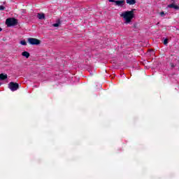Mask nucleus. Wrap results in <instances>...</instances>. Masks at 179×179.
Instances as JSON below:
<instances>
[{"mask_svg":"<svg viewBox=\"0 0 179 179\" xmlns=\"http://www.w3.org/2000/svg\"><path fill=\"white\" fill-rule=\"evenodd\" d=\"M134 10L135 9H132L131 10L124 11L120 14V17L124 19L126 24L131 23V22H132V19L135 17V14L134 13Z\"/></svg>","mask_w":179,"mask_h":179,"instance_id":"nucleus-1","label":"nucleus"},{"mask_svg":"<svg viewBox=\"0 0 179 179\" xmlns=\"http://www.w3.org/2000/svg\"><path fill=\"white\" fill-rule=\"evenodd\" d=\"M6 24L7 27H12L13 26H16L17 24V20L14 17L7 18L6 20Z\"/></svg>","mask_w":179,"mask_h":179,"instance_id":"nucleus-2","label":"nucleus"},{"mask_svg":"<svg viewBox=\"0 0 179 179\" xmlns=\"http://www.w3.org/2000/svg\"><path fill=\"white\" fill-rule=\"evenodd\" d=\"M8 88L11 90V92H16L17 89H19V84L14 82H10L8 84Z\"/></svg>","mask_w":179,"mask_h":179,"instance_id":"nucleus-3","label":"nucleus"},{"mask_svg":"<svg viewBox=\"0 0 179 179\" xmlns=\"http://www.w3.org/2000/svg\"><path fill=\"white\" fill-rule=\"evenodd\" d=\"M28 42L31 45H38V44H40V43H41L40 40H38L37 38H28Z\"/></svg>","mask_w":179,"mask_h":179,"instance_id":"nucleus-4","label":"nucleus"},{"mask_svg":"<svg viewBox=\"0 0 179 179\" xmlns=\"http://www.w3.org/2000/svg\"><path fill=\"white\" fill-rule=\"evenodd\" d=\"M116 6H124L125 4L124 0H117L115 1Z\"/></svg>","mask_w":179,"mask_h":179,"instance_id":"nucleus-5","label":"nucleus"},{"mask_svg":"<svg viewBox=\"0 0 179 179\" xmlns=\"http://www.w3.org/2000/svg\"><path fill=\"white\" fill-rule=\"evenodd\" d=\"M167 8L176 9V10H178V9H179V6L176 5L174 3H172L169 5H168Z\"/></svg>","mask_w":179,"mask_h":179,"instance_id":"nucleus-6","label":"nucleus"},{"mask_svg":"<svg viewBox=\"0 0 179 179\" xmlns=\"http://www.w3.org/2000/svg\"><path fill=\"white\" fill-rule=\"evenodd\" d=\"M37 17L40 20H43V19H45V15H44V13H38Z\"/></svg>","mask_w":179,"mask_h":179,"instance_id":"nucleus-7","label":"nucleus"},{"mask_svg":"<svg viewBox=\"0 0 179 179\" xmlns=\"http://www.w3.org/2000/svg\"><path fill=\"white\" fill-rule=\"evenodd\" d=\"M5 79H8V75L4 73L0 74V80H5Z\"/></svg>","mask_w":179,"mask_h":179,"instance_id":"nucleus-8","label":"nucleus"},{"mask_svg":"<svg viewBox=\"0 0 179 179\" xmlns=\"http://www.w3.org/2000/svg\"><path fill=\"white\" fill-rule=\"evenodd\" d=\"M126 2L129 5H135V3H136V0H126Z\"/></svg>","mask_w":179,"mask_h":179,"instance_id":"nucleus-9","label":"nucleus"},{"mask_svg":"<svg viewBox=\"0 0 179 179\" xmlns=\"http://www.w3.org/2000/svg\"><path fill=\"white\" fill-rule=\"evenodd\" d=\"M22 56L25 57V58H29V57H30V53H29V52L24 51L22 52Z\"/></svg>","mask_w":179,"mask_h":179,"instance_id":"nucleus-10","label":"nucleus"},{"mask_svg":"<svg viewBox=\"0 0 179 179\" xmlns=\"http://www.w3.org/2000/svg\"><path fill=\"white\" fill-rule=\"evenodd\" d=\"M59 24H61V23L59 22H57L52 24L53 27H59Z\"/></svg>","mask_w":179,"mask_h":179,"instance_id":"nucleus-11","label":"nucleus"},{"mask_svg":"<svg viewBox=\"0 0 179 179\" xmlns=\"http://www.w3.org/2000/svg\"><path fill=\"white\" fill-rule=\"evenodd\" d=\"M20 44L22 45H26L27 43H26V41L23 40L20 41Z\"/></svg>","mask_w":179,"mask_h":179,"instance_id":"nucleus-12","label":"nucleus"},{"mask_svg":"<svg viewBox=\"0 0 179 179\" xmlns=\"http://www.w3.org/2000/svg\"><path fill=\"white\" fill-rule=\"evenodd\" d=\"M164 45H167V44H169V39H167V38L164 39Z\"/></svg>","mask_w":179,"mask_h":179,"instance_id":"nucleus-13","label":"nucleus"},{"mask_svg":"<svg viewBox=\"0 0 179 179\" xmlns=\"http://www.w3.org/2000/svg\"><path fill=\"white\" fill-rule=\"evenodd\" d=\"M5 7L3 6H0V10H3Z\"/></svg>","mask_w":179,"mask_h":179,"instance_id":"nucleus-14","label":"nucleus"},{"mask_svg":"<svg viewBox=\"0 0 179 179\" xmlns=\"http://www.w3.org/2000/svg\"><path fill=\"white\" fill-rule=\"evenodd\" d=\"M160 15H161V16L164 15V12H161V13H160Z\"/></svg>","mask_w":179,"mask_h":179,"instance_id":"nucleus-15","label":"nucleus"},{"mask_svg":"<svg viewBox=\"0 0 179 179\" xmlns=\"http://www.w3.org/2000/svg\"><path fill=\"white\" fill-rule=\"evenodd\" d=\"M109 2H115V0H108Z\"/></svg>","mask_w":179,"mask_h":179,"instance_id":"nucleus-16","label":"nucleus"},{"mask_svg":"<svg viewBox=\"0 0 179 179\" xmlns=\"http://www.w3.org/2000/svg\"><path fill=\"white\" fill-rule=\"evenodd\" d=\"M0 31H2V28L0 27Z\"/></svg>","mask_w":179,"mask_h":179,"instance_id":"nucleus-17","label":"nucleus"},{"mask_svg":"<svg viewBox=\"0 0 179 179\" xmlns=\"http://www.w3.org/2000/svg\"><path fill=\"white\" fill-rule=\"evenodd\" d=\"M171 2H174V0H171Z\"/></svg>","mask_w":179,"mask_h":179,"instance_id":"nucleus-18","label":"nucleus"},{"mask_svg":"<svg viewBox=\"0 0 179 179\" xmlns=\"http://www.w3.org/2000/svg\"><path fill=\"white\" fill-rule=\"evenodd\" d=\"M0 86H1V83H0Z\"/></svg>","mask_w":179,"mask_h":179,"instance_id":"nucleus-19","label":"nucleus"}]
</instances>
